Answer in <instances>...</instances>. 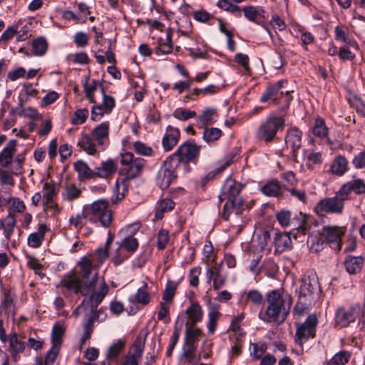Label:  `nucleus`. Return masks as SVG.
<instances>
[{
	"mask_svg": "<svg viewBox=\"0 0 365 365\" xmlns=\"http://www.w3.org/2000/svg\"><path fill=\"white\" fill-rule=\"evenodd\" d=\"M348 161L342 156H337L333 161L331 166V171L333 174L341 176L347 170Z\"/></svg>",
	"mask_w": 365,
	"mask_h": 365,
	"instance_id": "72a5a7b5",
	"label": "nucleus"
},
{
	"mask_svg": "<svg viewBox=\"0 0 365 365\" xmlns=\"http://www.w3.org/2000/svg\"><path fill=\"white\" fill-rule=\"evenodd\" d=\"M88 36L82 31L77 32L73 36V42L78 47H85L88 43Z\"/></svg>",
	"mask_w": 365,
	"mask_h": 365,
	"instance_id": "69168bd1",
	"label": "nucleus"
},
{
	"mask_svg": "<svg viewBox=\"0 0 365 365\" xmlns=\"http://www.w3.org/2000/svg\"><path fill=\"white\" fill-rule=\"evenodd\" d=\"M185 346H195V344L201 336L202 331L199 328H194V326H190L189 323H185Z\"/></svg>",
	"mask_w": 365,
	"mask_h": 365,
	"instance_id": "cd10ccee",
	"label": "nucleus"
},
{
	"mask_svg": "<svg viewBox=\"0 0 365 365\" xmlns=\"http://www.w3.org/2000/svg\"><path fill=\"white\" fill-rule=\"evenodd\" d=\"M119 246L124 248L127 252L133 253L138 247V242L136 238L128 236L122 240Z\"/></svg>",
	"mask_w": 365,
	"mask_h": 365,
	"instance_id": "8fccbe9b",
	"label": "nucleus"
},
{
	"mask_svg": "<svg viewBox=\"0 0 365 365\" xmlns=\"http://www.w3.org/2000/svg\"><path fill=\"white\" fill-rule=\"evenodd\" d=\"M302 132L297 128L288 130L285 136V150H289L292 160L297 161V150L302 145Z\"/></svg>",
	"mask_w": 365,
	"mask_h": 365,
	"instance_id": "ddd939ff",
	"label": "nucleus"
},
{
	"mask_svg": "<svg viewBox=\"0 0 365 365\" xmlns=\"http://www.w3.org/2000/svg\"><path fill=\"white\" fill-rule=\"evenodd\" d=\"M364 265V259L361 256L349 255L344 260L346 270L350 274H356L361 272Z\"/></svg>",
	"mask_w": 365,
	"mask_h": 365,
	"instance_id": "412c9836",
	"label": "nucleus"
},
{
	"mask_svg": "<svg viewBox=\"0 0 365 365\" xmlns=\"http://www.w3.org/2000/svg\"><path fill=\"white\" fill-rule=\"evenodd\" d=\"M285 126V120L282 116L269 115L256 132V138L266 143L274 139L278 130H282Z\"/></svg>",
	"mask_w": 365,
	"mask_h": 365,
	"instance_id": "0eeeda50",
	"label": "nucleus"
},
{
	"mask_svg": "<svg viewBox=\"0 0 365 365\" xmlns=\"http://www.w3.org/2000/svg\"><path fill=\"white\" fill-rule=\"evenodd\" d=\"M75 170L78 173L81 180H89L96 178L95 169L91 170L83 160H78L73 165Z\"/></svg>",
	"mask_w": 365,
	"mask_h": 365,
	"instance_id": "a878e982",
	"label": "nucleus"
},
{
	"mask_svg": "<svg viewBox=\"0 0 365 365\" xmlns=\"http://www.w3.org/2000/svg\"><path fill=\"white\" fill-rule=\"evenodd\" d=\"M180 138V130L168 125L162 140V144L165 151L171 150L178 143Z\"/></svg>",
	"mask_w": 365,
	"mask_h": 365,
	"instance_id": "a211bd4d",
	"label": "nucleus"
},
{
	"mask_svg": "<svg viewBox=\"0 0 365 365\" xmlns=\"http://www.w3.org/2000/svg\"><path fill=\"white\" fill-rule=\"evenodd\" d=\"M217 113L215 108H206L198 117L199 122L202 125H210L214 124L217 121Z\"/></svg>",
	"mask_w": 365,
	"mask_h": 365,
	"instance_id": "473e14b6",
	"label": "nucleus"
},
{
	"mask_svg": "<svg viewBox=\"0 0 365 365\" xmlns=\"http://www.w3.org/2000/svg\"><path fill=\"white\" fill-rule=\"evenodd\" d=\"M125 345V341L123 339H118L111 345L107 352V359L111 361L115 359L123 351Z\"/></svg>",
	"mask_w": 365,
	"mask_h": 365,
	"instance_id": "ea45409f",
	"label": "nucleus"
},
{
	"mask_svg": "<svg viewBox=\"0 0 365 365\" xmlns=\"http://www.w3.org/2000/svg\"><path fill=\"white\" fill-rule=\"evenodd\" d=\"M16 223L15 215L12 212H9V215L0 221V229L3 230L4 235L7 240H9L11 236L14 233V227Z\"/></svg>",
	"mask_w": 365,
	"mask_h": 365,
	"instance_id": "393cba45",
	"label": "nucleus"
},
{
	"mask_svg": "<svg viewBox=\"0 0 365 365\" xmlns=\"http://www.w3.org/2000/svg\"><path fill=\"white\" fill-rule=\"evenodd\" d=\"M318 323L317 315L309 314L306 321L297 328L295 341L302 345V340L314 338L316 334V327Z\"/></svg>",
	"mask_w": 365,
	"mask_h": 365,
	"instance_id": "9b49d317",
	"label": "nucleus"
},
{
	"mask_svg": "<svg viewBox=\"0 0 365 365\" xmlns=\"http://www.w3.org/2000/svg\"><path fill=\"white\" fill-rule=\"evenodd\" d=\"M81 190L75 185L71 184L66 187V199L68 201H73L80 196Z\"/></svg>",
	"mask_w": 365,
	"mask_h": 365,
	"instance_id": "e2e57ef3",
	"label": "nucleus"
},
{
	"mask_svg": "<svg viewBox=\"0 0 365 365\" xmlns=\"http://www.w3.org/2000/svg\"><path fill=\"white\" fill-rule=\"evenodd\" d=\"M247 299L257 306H262L264 303L263 294L257 289H251L247 292Z\"/></svg>",
	"mask_w": 365,
	"mask_h": 365,
	"instance_id": "3c124183",
	"label": "nucleus"
},
{
	"mask_svg": "<svg viewBox=\"0 0 365 365\" xmlns=\"http://www.w3.org/2000/svg\"><path fill=\"white\" fill-rule=\"evenodd\" d=\"M48 228L45 224L38 225V231L30 234L28 237V245L33 248L39 247L44 240Z\"/></svg>",
	"mask_w": 365,
	"mask_h": 365,
	"instance_id": "b1692460",
	"label": "nucleus"
},
{
	"mask_svg": "<svg viewBox=\"0 0 365 365\" xmlns=\"http://www.w3.org/2000/svg\"><path fill=\"white\" fill-rule=\"evenodd\" d=\"M115 106L114 98L104 95L102 104H96L92 106L91 119L93 121L100 120L105 113H110Z\"/></svg>",
	"mask_w": 365,
	"mask_h": 365,
	"instance_id": "dca6fc26",
	"label": "nucleus"
},
{
	"mask_svg": "<svg viewBox=\"0 0 365 365\" xmlns=\"http://www.w3.org/2000/svg\"><path fill=\"white\" fill-rule=\"evenodd\" d=\"M321 292L319 279L314 273L304 274L300 280V285L296 289L298 299L294 307V314L302 316L307 308L314 304Z\"/></svg>",
	"mask_w": 365,
	"mask_h": 365,
	"instance_id": "7ed1b4c3",
	"label": "nucleus"
},
{
	"mask_svg": "<svg viewBox=\"0 0 365 365\" xmlns=\"http://www.w3.org/2000/svg\"><path fill=\"white\" fill-rule=\"evenodd\" d=\"M174 202L169 198H165L159 202L156 207L155 217L158 219L161 218L163 216V213L172 210L174 208Z\"/></svg>",
	"mask_w": 365,
	"mask_h": 365,
	"instance_id": "37998d69",
	"label": "nucleus"
},
{
	"mask_svg": "<svg viewBox=\"0 0 365 365\" xmlns=\"http://www.w3.org/2000/svg\"><path fill=\"white\" fill-rule=\"evenodd\" d=\"M282 187L279 182L276 180H270L263 185L260 190L262 192L269 197H278L282 194Z\"/></svg>",
	"mask_w": 365,
	"mask_h": 365,
	"instance_id": "c85d7f7f",
	"label": "nucleus"
},
{
	"mask_svg": "<svg viewBox=\"0 0 365 365\" xmlns=\"http://www.w3.org/2000/svg\"><path fill=\"white\" fill-rule=\"evenodd\" d=\"M147 284L144 283L143 287L139 288L135 294V299L138 303L147 304L150 302V295L148 292L146 291L145 288H147Z\"/></svg>",
	"mask_w": 365,
	"mask_h": 365,
	"instance_id": "680f3d73",
	"label": "nucleus"
},
{
	"mask_svg": "<svg viewBox=\"0 0 365 365\" xmlns=\"http://www.w3.org/2000/svg\"><path fill=\"white\" fill-rule=\"evenodd\" d=\"M312 132L316 137L323 138L328 135V128L327 127L324 120L322 118L315 119L314 125L312 128Z\"/></svg>",
	"mask_w": 365,
	"mask_h": 365,
	"instance_id": "79ce46f5",
	"label": "nucleus"
},
{
	"mask_svg": "<svg viewBox=\"0 0 365 365\" xmlns=\"http://www.w3.org/2000/svg\"><path fill=\"white\" fill-rule=\"evenodd\" d=\"M118 170V164L113 159L103 161L99 167L95 168L96 177L108 178L113 175Z\"/></svg>",
	"mask_w": 365,
	"mask_h": 365,
	"instance_id": "6ab92c4d",
	"label": "nucleus"
},
{
	"mask_svg": "<svg viewBox=\"0 0 365 365\" xmlns=\"http://www.w3.org/2000/svg\"><path fill=\"white\" fill-rule=\"evenodd\" d=\"M173 116L180 120H187L196 116V112L186 108H177L173 112Z\"/></svg>",
	"mask_w": 365,
	"mask_h": 365,
	"instance_id": "603ef678",
	"label": "nucleus"
},
{
	"mask_svg": "<svg viewBox=\"0 0 365 365\" xmlns=\"http://www.w3.org/2000/svg\"><path fill=\"white\" fill-rule=\"evenodd\" d=\"M351 354L347 351H341L325 362V365H345L349 361Z\"/></svg>",
	"mask_w": 365,
	"mask_h": 365,
	"instance_id": "c9c22d12",
	"label": "nucleus"
},
{
	"mask_svg": "<svg viewBox=\"0 0 365 365\" xmlns=\"http://www.w3.org/2000/svg\"><path fill=\"white\" fill-rule=\"evenodd\" d=\"M274 245L277 252H282L292 248V240L287 232H275Z\"/></svg>",
	"mask_w": 365,
	"mask_h": 365,
	"instance_id": "5701e85b",
	"label": "nucleus"
},
{
	"mask_svg": "<svg viewBox=\"0 0 365 365\" xmlns=\"http://www.w3.org/2000/svg\"><path fill=\"white\" fill-rule=\"evenodd\" d=\"M43 190L45 192L43 195V198L45 200L46 209L52 208L53 207L57 208V205H53V197L56 194L54 185L46 182L43 185Z\"/></svg>",
	"mask_w": 365,
	"mask_h": 365,
	"instance_id": "4c0bfd02",
	"label": "nucleus"
},
{
	"mask_svg": "<svg viewBox=\"0 0 365 365\" xmlns=\"http://www.w3.org/2000/svg\"><path fill=\"white\" fill-rule=\"evenodd\" d=\"M59 349L60 348L58 347L53 346H51V348L46 354V358L44 359V365H53L57 357Z\"/></svg>",
	"mask_w": 365,
	"mask_h": 365,
	"instance_id": "338daca9",
	"label": "nucleus"
},
{
	"mask_svg": "<svg viewBox=\"0 0 365 365\" xmlns=\"http://www.w3.org/2000/svg\"><path fill=\"white\" fill-rule=\"evenodd\" d=\"M243 187L244 185L242 183L237 182L230 177L227 178L222 185L218 199L220 203L226 201L222 212V217L225 220H228L230 215L233 212L237 215H240L243 205V200L240 196Z\"/></svg>",
	"mask_w": 365,
	"mask_h": 365,
	"instance_id": "20e7f679",
	"label": "nucleus"
},
{
	"mask_svg": "<svg viewBox=\"0 0 365 365\" xmlns=\"http://www.w3.org/2000/svg\"><path fill=\"white\" fill-rule=\"evenodd\" d=\"M200 149V145H197L187 140L181 144L170 157L175 158L178 165L182 163L188 165L190 163H195L197 161Z\"/></svg>",
	"mask_w": 365,
	"mask_h": 365,
	"instance_id": "1a4fd4ad",
	"label": "nucleus"
},
{
	"mask_svg": "<svg viewBox=\"0 0 365 365\" xmlns=\"http://www.w3.org/2000/svg\"><path fill=\"white\" fill-rule=\"evenodd\" d=\"M120 163L126 165V168L121 170V173L125 175V178L121 180L120 184L123 186V191L118 193L115 199H112L113 203H117L125 197V192L128 190L125 182L138 178L145 165L146 160L141 158H135L132 153L128 152L122 154ZM120 181L118 179L115 183V190H119Z\"/></svg>",
	"mask_w": 365,
	"mask_h": 365,
	"instance_id": "39448f33",
	"label": "nucleus"
},
{
	"mask_svg": "<svg viewBox=\"0 0 365 365\" xmlns=\"http://www.w3.org/2000/svg\"><path fill=\"white\" fill-rule=\"evenodd\" d=\"M130 257V255L122 250V247L119 246L115 251L114 255L112 257V262L115 266L121 264L125 259Z\"/></svg>",
	"mask_w": 365,
	"mask_h": 365,
	"instance_id": "bf43d9fd",
	"label": "nucleus"
},
{
	"mask_svg": "<svg viewBox=\"0 0 365 365\" xmlns=\"http://www.w3.org/2000/svg\"><path fill=\"white\" fill-rule=\"evenodd\" d=\"M9 345L15 353L23 352L25 349L24 342L21 341L16 334L10 336Z\"/></svg>",
	"mask_w": 365,
	"mask_h": 365,
	"instance_id": "052dcab7",
	"label": "nucleus"
},
{
	"mask_svg": "<svg viewBox=\"0 0 365 365\" xmlns=\"http://www.w3.org/2000/svg\"><path fill=\"white\" fill-rule=\"evenodd\" d=\"M32 48L35 56H43L48 49V43L44 37H38L32 42Z\"/></svg>",
	"mask_w": 365,
	"mask_h": 365,
	"instance_id": "a19ab883",
	"label": "nucleus"
},
{
	"mask_svg": "<svg viewBox=\"0 0 365 365\" xmlns=\"http://www.w3.org/2000/svg\"><path fill=\"white\" fill-rule=\"evenodd\" d=\"M88 110L87 108H81L75 111L71 123L74 125H81L84 123L88 116Z\"/></svg>",
	"mask_w": 365,
	"mask_h": 365,
	"instance_id": "4d7b16f0",
	"label": "nucleus"
},
{
	"mask_svg": "<svg viewBox=\"0 0 365 365\" xmlns=\"http://www.w3.org/2000/svg\"><path fill=\"white\" fill-rule=\"evenodd\" d=\"M218 304H212L210 303L209 312H208V323L207 329L210 334H213L215 331L217 322L220 313L218 311Z\"/></svg>",
	"mask_w": 365,
	"mask_h": 365,
	"instance_id": "7c9ffc66",
	"label": "nucleus"
},
{
	"mask_svg": "<svg viewBox=\"0 0 365 365\" xmlns=\"http://www.w3.org/2000/svg\"><path fill=\"white\" fill-rule=\"evenodd\" d=\"M349 188L350 192L354 191L356 194L360 195L365 192V184L361 179H356L346 183Z\"/></svg>",
	"mask_w": 365,
	"mask_h": 365,
	"instance_id": "6e6d98bb",
	"label": "nucleus"
},
{
	"mask_svg": "<svg viewBox=\"0 0 365 365\" xmlns=\"http://www.w3.org/2000/svg\"><path fill=\"white\" fill-rule=\"evenodd\" d=\"M361 313V307L354 304L349 307H339L335 312V324L340 327H346L355 322Z\"/></svg>",
	"mask_w": 365,
	"mask_h": 365,
	"instance_id": "9d476101",
	"label": "nucleus"
},
{
	"mask_svg": "<svg viewBox=\"0 0 365 365\" xmlns=\"http://www.w3.org/2000/svg\"><path fill=\"white\" fill-rule=\"evenodd\" d=\"M133 148L135 151L141 155L152 156L153 154V148L140 141L134 143Z\"/></svg>",
	"mask_w": 365,
	"mask_h": 365,
	"instance_id": "13d9d810",
	"label": "nucleus"
},
{
	"mask_svg": "<svg viewBox=\"0 0 365 365\" xmlns=\"http://www.w3.org/2000/svg\"><path fill=\"white\" fill-rule=\"evenodd\" d=\"M1 308L6 314L14 317L15 305L13 298L9 292L4 293V300L1 302Z\"/></svg>",
	"mask_w": 365,
	"mask_h": 365,
	"instance_id": "58836bf2",
	"label": "nucleus"
},
{
	"mask_svg": "<svg viewBox=\"0 0 365 365\" xmlns=\"http://www.w3.org/2000/svg\"><path fill=\"white\" fill-rule=\"evenodd\" d=\"M265 274L270 278H275L278 272V266L272 259L265 260L262 267Z\"/></svg>",
	"mask_w": 365,
	"mask_h": 365,
	"instance_id": "49530a36",
	"label": "nucleus"
},
{
	"mask_svg": "<svg viewBox=\"0 0 365 365\" xmlns=\"http://www.w3.org/2000/svg\"><path fill=\"white\" fill-rule=\"evenodd\" d=\"M231 163L232 159L227 160L225 163H224L223 165H220L217 169L212 170L207 173L205 175L201 177L200 179L197 181V185L204 187L208 182L213 180L217 174L222 173L227 167L231 164Z\"/></svg>",
	"mask_w": 365,
	"mask_h": 365,
	"instance_id": "c756f323",
	"label": "nucleus"
},
{
	"mask_svg": "<svg viewBox=\"0 0 365 365\" xmlns=\"http://www.w3.org/2000/svg\"><path fill=\"white\" fill-rule=\"evenodd\" d=\"M222 133V130L217 128H205L202 138L207 143H212L217 140L221 137Z\"/></svg>",
	"mask_w": 365,
	"mask_h": 365,
	"instance_id": "a18cd8bd",
	"label": "nucleus"
},
{
	"mask_svg": "<svg viewBox=\"0 0 365 365\" xmlns=\"http://www.w3.org/2000/svg\"><path fill=\"white\" fill-rule=\"evenodd\" d=\"M185 313L188 315V320L186 323H189L190 326H195L202 319L203 311L197 302H192L186 309Z\"/></svg>",
	"mask_w": 365,
	"mask_h": 365,
	"instance_id": "4be33fe9",
	"label": "nucleus"
},
{
	"mask_svg": "<svg viewBox=\"0 0 365 365\" xmlns=\"http://www.w3.org/2000/svg\"><path fill=\"white\" fill-rule=\"evenodd\" d=\"M25 160L24 154H18L15 159H13V165L9 170L11 175H18L21 173L23 169V164Z\"/></svg>",
	"mask_w": 365,
	"mask_h": 365,
	"instance_id": "09e8293b",
	"label": "nucleus"
},
{
	"mask_svg": "<svg viewBox=\"0 0 365 365\" xmlns=\"http://www.w3.org/2000/svg\"><path fill=\"white\" fill-rule=\"evenodd\" d=\"M16 141L11 140L0 153V165L2 168H8L11 165L14 154L16 152Z\"/></svg>",
	"mask_w": 365,
	"mask_h": 365,
	"instance_id": "aec40b11",
	"label": "nucleus"
},
{
	"mask_svg": "<svg viewBox=\"0 0 365 365\" xmlns=\"http://www.w3.org/2000/svg\"><path fill=\"white\" fill-rule=\"evenodd\" d=\"M79 270L76 273L65 275L60 284L76 294L88 296V309L84 315L81 345L91 337L95 322H103L106 314L102 317L97 313V308L108 292V287L103 279L93 270V262L87 257H83L77 264Z\"/></svg>",
	"mask_w": 365,
	"mask_h": 365,
	"instance_id": "f257e3e1",
	"label": "nucleus"
},
{
	"mask_svg": "<svg viewBox=\"0 0 365 365\" xmlns=\"http://www.w3.org/2000/svg\"><path fill=\"white\" fill-rule=\"evenodd\" d=\"M307 243L310 250L314 252L321 251L324 248V245H326L322 232L309 235Z\"/></svg>",
	"mask_w": 365,
	"mask_h": 365,
	"instance_id": "bb28decb",
	"label": "nucleus"
},
{
	"mask_svg": "<svg viewBox=\"0 0 365 365\" xmlns=\"http://www.w3.org/2000/svg\"><path fill=\"white\" fill-rule=\"evenodd\" d=\"M284 83V81H278L275 83L267 86L260 98V101L265 103L268 101H271L274 104H277L279 99H280L284 94L283 91H280V89L283 87Z\"/></svg>",
	"mask_w": 365,
	"mask_h": 365,
	"instance_id": "f3484780",
	"label": "nucleus"
},
{
	"mask_svg": "<svg viewBox=\"0 0 365 365\" xmlns=\"http://www.w3.org/2000/svg\"><path fill=\"white\" fill-rule=\"evenodd\" d=\"M322 234L324 237L326 245L329 244V247L334 250H341V237L344 234V230L342 228L324 226L323 227Z\"/></svg>",
	"mask_w": 365,
	"mask_h": 365,
	"instance_id": "4468645a",
	"label": "nucleus"
},
{
	"mask_svg": "<svg viewBox=\"0 0 365 365\" xmlns=\"http://www.w3.org/2000/svg\"><path fill=\"white\" fill-rule=\"evenodd\" d=\"M78 145L88 155H94L96 153V145L92 138L87 135H83L81 137L78 142Z\"/></svg>",
	"mask_w": 365,
	"mask_h": 365,
	"instance_id": "e433bc0d",
	"label": "nucleus"
},
{
	"mask_svg": "<svg viewBox=\"0 0 365 365\" xmlns=\"http://www.w3.org/2000/svg\"><path fill=\"white\" fill-rule=\"evenodd\" d=\"M344 209V204L334 197L321 200L315 206L314 210L319 215L324 213L341 214Z\"/></svg>",
	"mask_w": 365,
	"mask_h": 365,
	"instance_id": "2eb2a0df",
	"label": "nucleus"
},
{
	"mask_svg": "<svg viewBox=\"0 0 365 365\" xmlns=\"http://www.w3.org/2000/svg\"><path fill=\"white\" fill-rule=\"evenodd\" d=\"M83 216L91 222H99L103 227H108L113 220V214L108 209V202L106 200H98L83 209Z\"/></svg>",
	"mask_w": 365,
	"mask_h": 365,
	"instance_id": "423d86ee",
	"label": "nucleus"
},
{
	"mask_svg": "<svg viewBox=\"0 0 365 365\" xmlns=\"http://www.w3.org/2000/svg\"><path fill=\"white\" fill-rule=\"evenodd\" d=\"M267 306L259 318L266 323L282 324L287 318L293 303L292 297L283 289H273L267 293Z\"/></svg>",
	"mask_w": 365,
	"mask_h": 365,
	"instance_id": "f03ea898",
	"label": "nucleus"
},
{
	"mask_svg": "<svg viewBox=\"0 0 365 365\" xmlns=\"http://www.w3.org/2000/svg\"><path fill=\"white\" fill-rule=\"evenodd\" d=\"M314 222H315V220L313 219L303 216V220L300 225L295 229H292V235L295 238H297L299 234H302L304 236L309 234L311 224H313Z\"/></svg>",
	"mask_w": 365,
	"mask_h": 365,
	"instance_id": "f704fd0d",
	"label": "nucleus"
},
{
	"mask_svg": "<svg viewBox=\"0 0 365 365\" xmlns=\"http://www.w3.org/2000/svg\"><path fill=\"white\" fill-rule=\"evenodd\" d=\"M64 332L65 329L62 326L56 324L53 327L51 331V343L53 346L60 348Z\"/></svg>",
	"mask_w": 365,
	"mask_h": 365,
	"instance_id": "c03bdc74",
	"label": "nucleus"
},
{
	"mask_svg": "<svg viewBox=\"0 0 365 365\" xmlns=\"http://www.w3.org/2000/svg\"><path fill=\"white\" fill-rule=\"evenodd\" d=\"M217 6L226 11H230L237 17L241 16V9L240 6L232 4L228 0H219Z\"/></svg>",
	"mask_w": 365,
	"mask_h": 365,
	"instance_id": "de8ad7c7",
	"label": "nucleus"
},
{
	"mask_svg": "<svg viewBox=\"0 0 365 365\" xmlns=\"http://www.w3.org/2000/svg\"><path fill=\"white\" fill-rule=\"evenodd\" d=\"M173 51L172 37L171 34H167V41L161 43L159 42V45L155 48V53L159 55L160 53L168 54L171 53Z\"/></svg>",
	"mask_w": 365,
	"mask_h": 365,
	"instance_id": "864d4df0",
	"label": "nucleus"
},
{
	"mask_svg": "<svg viewBox=\"0 0 365 365\" xmlns=\"http://www.w3.org/2000/svg\"><path fill=\"white\" fill-rule=\"evenodd\" d=\"M179 165L174 157L168 156L159 169L156 178L157 184L162 190L167 189L176 180V170Z\"/></svg>",
	"mask_w": 365,
	"mask_h": 365,
	"instance_id": "6e6552de",
	"label": "nucleus"
},
{
	"mask_svg": "<svg viewBox=\"0 0 365 365\" xmlns=\"http://www.w3.org/2000/svg\"><path fill=\"white\" fill-rule=\"evenodd\" d=\"M244 16L248 20L256 23L259 19H257V8L253 6H245L242 9Z\"/></svg>",
	"mask_w": 365,
	"mask_h": 365,
	"instance_id": "0e129e2a",
	"label": "nucleus"
},
{
	"mask_svg": "<svg viewBox=\"0 0 365 365\" xmlns=\"http://www.w3.org/2000/svg\"><path fill=\"white\" fill-rule=\"evenodd\" d=\"M177 289V283L175 282L169 280L167 282L165 289L163 292V299L166 302L173 300Z\"/></svg>",
	"mask_w": 365,
	"mask_h": 365,
	"instance_id": "5fc2aeb1",
	"label": "nucleus"
},
{
	"mask_svg": "<svg viewBox=\"0 0 365 365\" xmlns=\"http://www.w3.org/2000/svg\"><path fill=\"white\" fill-rule=\"evenodd\" d=\"M277 219L282 227L290 224L291 212L289 210H282L277 215Z\"/></svg>",
	"mask_w": 365,
	"mask_h": 365,
	"instance_id": "774afa93",
	"label": "nucleus"
},
{
	"mask_svg": "<svg viewBox=\"0 0 365 365\" xmlns=\"http://www.w3.org/2000/svg\"><path fill=\"white\" fill-rule=\"evenodd\" d=\"M148 334L146 331H140L133 344L134 351L132 354L128 352L123 358L122 365H138V359L141 358L143 355Z\"/></svg>",
	"mask_w": 365,
	"mask_h": 365,
	"instance_id": "f8f14e48",
	"label": "nucleus"
},
{
	"mask_svg": "<svg viewBox=\"0 0 365 365\" xmlns=\"http://www.w3.org/2000/svg\"><path fill=\"white\" fill-rule=\"evenodd\" d=\"M108 132L109 123L108 122H103L93 129L92 135L98 144L102 145L103 144V139L108 136Z\"/></svg>",
	"mask_w": 365,
	"mask_h": 365,
	"instance_id": "2f4dec72",
	"label": "nucleus"
}]
</instances>
